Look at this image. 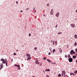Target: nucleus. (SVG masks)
Returning a JSON list of instances; mask_svg holds the SVG:
<instances>
[{
	"label": "nucleus",
	"mask_w": 77,
	"mask_h": 77,
	"mask_svg": "<svg viewBox=\"0 0 77 77\" xmlns=\"http://www.w3.org/2000/svg\"><path fill=\"white\" fill-rule=\"evenodd\" d=\"M45 71H47V70H45Z\"/></svg>",
	"instance_id": "nucleus-49"
},
{
	"label": "nucleus",
	"mask_w": 77,
	"mask_h": 77,
	"mask_svg": "<svg viewBox=\"0 0 77 77\" xmlns=\"http://www.w3.org/2000/svg\"><path fill=\"white\" fill-rule=\"evenodd\" d=\"M15 56V55H16V53H14V54H13Z\"/></svg>",
	"instance_id": "nucleus-26"
},
{
	"label": "nucleus",
	"mask_w": 77,
	"mask_h": 77,
	"mask_svg": "<svg viewBox=\"0 0 77 77\" xmlns=\"http://www.w3.org/2000/svg\"><path fill=\"white\" fill-rule=\"evenodd\" d=\"M26 56L28 57H30V54H26Z\"/></svg>",
	"instance_id": "nucleus-13"
},
{
	"label": "nucleus",
	"mask_w": 77,
	"mask_h": 77,
	"mask_svg": "<svg viewBox=\"0 0 77 77\" xmlns=\"http://www.w3.org/2000/svg\"><path fill=\"white\" fill-rule=\"evenodd\" d=\"M72 75H73L74 76V73H72Z\"/></svg>",
	"instance_id": "nucleus-34"
},
{
	"label": "nucleus",
	"mask_w": 77,
	"mask_h": 77,
	"mask_svg": "<svg viewBox=\"0 0 77 77\" xmlns=\"http://www.w3.org/2000/svg\"><path fill=\"white\" fill-rule=\"evenodd\" d=\"M68 57H70V55L69 54L68 55Z\"/></svg>",
	"instance_id": "nucleus-23"
},
{
	"label": "nucleus",
	"mask_w": 77,
	"mask_h": 77,
	"mask_svg": "<svg viewBox=\"0 0 77 77\" xmlns=\"http://www.w3.org/2000/svg\"><path fill=\"white\" fill-rule=\"evenodd\" d=\"M16 3L17 4H18V2L17 1H16Z\"/></svg>",
	"instance_id": "nucleus-36"
},
{
	"label": "nucleus",
	"mask_w": 77,
	"mask_h": 77,
	"mask_svg": "<svg viewBox=\"0 0 77 77\" xmlns=\"http://www.w3.org/2000/svg\"><path fill=\"white\" fill-rule=\"evenodd\" d=\"M58 77H60L61 76V74H58Z\"/></svg>",
	"instance_id": "nucleus-20"
},
{
	"label": "nucleus",
	"mask_w": 77,
	"mask_h": 77,
	"mask_svg": "<svg viewBox=\"0 0 77 77\" xmlns=\"http://www.w3.org/2000/svg\"><path fill=\"white\" fill-rule=\"evenodd\" d=\"M14 65L15 66H17V67L18 68L19 70H20V66L19 65H17V64H15Z\"/></svg>",
	"instance_id": "nucleus-5"
},
{
	"label": "nucleus",
	"mask_w": 77,
	"mask_h": 77,
	"mask_svg": "<svg viewBox=\"0 0 77 77\" xmlns=\"http://www.w3.org/2000/svg\"><path fill=\"white\" fill-rule=\"evenodd\" d=\"M21 12H23V11L21 10V11H20Z\"/></svg>",
	"instance_id": "nucleus-41"
},
{
	"label": "nucleus",
	"mask_w": 77,
	"mask_h": 77,
	"mask_svg": "<svg viewBox=\"0 0 77 77\" xmlns=\"http://www.w3.org/2000/svg\"><path fill=\"white\" fill-rule=\"evenodd\" d=\"M47 61H48V62H49V63L51 62V60H49L48 59H47Z\"/></svg>",
	"instance_id": "nucleus-10"
},
{
	"label": "nucleus",
	"mask_w": 77,
	"mask_h": 77,
	"mask_svg": "<svg viewBox=\"0 0 77 77\" xmlns=\"http://www.w3.org/2000/svg\"><path fill=\"white\" fill-rule=\"evenodd\" d=\"M43 16H44V17H46V16H45V15L44 14H43Z\"/></svg>",
	"instance_id": "nucleus-27"
},
{
	"label": "nucleus",
	"mask_w": 77,
	"mask_h": 77,
	"mask_svg": "<svg viewBox=\"0 0 77 77\" xmlns=\"http://www.w3.org/2000/svg\"><path fill=\"white\" fill-rule=\"evenodd\" d=\"M46 77H49V76L48 75H47V76H46Z\"/></svg>",
	"instance_id": "nucleus-35"
},
{
	"label": "nucleus",
	"mask_w": 77,
	"mask_h": 77,
	"mask_svg": "<svg viewBox=\"0 0 77 77\" xmlns=\"http://www.w3.org/2000/svg\"><path fill=\"white\" fill-rule=\"evenodd\" d=\"M75 51H77V48H76L75 49Z\"/></svg>",
	"instance_id": "nucleus-30"
},
{
	"label": "nucleus",
	"mask_w": 77,
	"mask_h": 77,
	"mask_svg": "<svg viewBox=\"0 0 77 77\" xmlns=\"http://www.w3.org/2000/svg\"><path fill=\"white\" fill-rule=\"evenodd\" d=\"M7 63H8V62L7 61V62H6V64H7Z\"/></svg>",
	"instance_id": "nucleus-47"
},
{
	"label": "nucleus",
	"mask_w": 77,
	"mask_h": 77,
	"mask_svg": "<svg viewBox=\"0 0 77 77\" xmlns=\"http://www.w3.org/2000/svg\"><path fill=\"white\" fill-rule=\"evenodd\" d=\"M35 63H36V65H38V64H39V60H35Z\"/></svg>",
	"instance_id": "nucleus-4"
},
{
	"label": "nucleus",
	"mask_w": 77,
	"mask_h": 77,
	"mask_svg": "<svg viewBox=\"0 0 77 77\" xmlns=\"http://www.w3.org/2000/svg\"><path fill=\"white\" fill-rule=\"evenodd\" d=\"M69 62H72V58H69Z\"/></svg>",
	"instance_id": "nucleus-6"
},
{
	"label": "nucleus",
	"mask_w": 77,
	"mask_h": 77,
	"mask_svg": "<svg viewBox=\"0 0 77 77\" xmlns=\"http://www.w3.org/2000/svg\"><path fill=\"white\" fill-rule=\"evenodd\" d=\"M58 34H62V32H58Z\"/></svg>",
	"instance_id": "nucleus-22"
},
{
	"label": "nucleus",
	"mask_w": 77,
	"mask_h": 77,
	"mask_svg": "<svg viewBox=\"0 0 77 77\" xmlns=\"http://www.w3.org/2000/svg\"><path fill=\"white\" fill-rule=\"evenodd\" d=\"M31 35V33H29V36H30Z\"/></svg>",
	"instance_id": "nucleus-25"
},
{
	"label": "nucleus",
	"mask_w": 77,
	"mask_h": 77,
	"mask_svg": "<svg viewBox=\"0 0 77 77\" xmlns=\"http://www.w3.org/2000/svg\"><path fill=\"white\" fill-rule=\"evenodd\" d=\"M52 63V64H53V63Z\"/></svg>",
	"instance_id": "nucleus-51"
},
{
	"label": "nucleus",
	"mask_w": 77,
	"mask_h": 77,
	"mask_svg": "<svg viewBox=\"0 0 77 77\" xmlns=\"http://www.w3.org/2000/svg\"><path fill=\"white\" fill-rule=\"evenodd\" d=\"M42 63H41L40 64V66H42Z\"/></svg>",
	"instance_id": "nucleus-31"
},
{
	"label": "nucleus",
	"mask_w": 77,
	"mask_h": 77,
	"mask_svg": "<svg viewBox=\"0 0 77 77\" xmlns=\"http://www.w3.org/2000/svg\"><path fill=\"white\" fill-rule=\"evenodd\" d=\"M29 8H26V11H28V10H29Z\"/></svg>",
	"instance_id": "nucleus-21"
},
{
	"label": "nucleus",
	"mask_w": 77,
	"mask_h": 77,
	"mask_svg": "<svg viewBox=\"0 0 77 77\" xmlns=\"http://www.w3.org/2000/svg\"><path fill=\"white\" fill-rule=\"evenodd\" d=\"M16 51H18V50H16Z\"/></svg>",
	"instance_id": "nucleus-45"
},
{
	"label": "nucleus",
	"mask_w": 77,
	"mask_h": 77,
	"mask_svg": "<svg viewBox=\"0 0 77 77\" xmlns=\"http://www.w3.org/2000/svg\"><path fill=\"white\" fill-rule=\"evenodd\" d=\"M65 57H67V55H66V54L65 55Z\"/></svg>",
	"instance_id": "nucleus-29"
},
{
	"label": "nucleus",
	"mask_w": 77,
	"mask_h": 77,
	"mask_svg": "<svg viewBox=\"0 0 77 77\" xmlns=\"http://www.w3.org/2000/svg\"><path fill=\"white\" fill-rule=\"evenodd\" d=\"M48 54L49 55H50V54H51V53L50 52H49L48 53Z\"/></svg>",
	"instance_id": "nucleus-28"
},
{
	"label": "nucleus",
	"mask_w": 77,
	"mask_h": 77,
	"mask_svg": "<svg viewBox=\"0 0 77 77\" xmlns=\"http://www.w3.org/2000/svg\"><path fill=\"white\" fill-rule=\"evenodd\" d=\"M6 60H5V59H2L1 60V61H2L3 63H5L6 62V61H7V60H6V58L5 59Z\"/></svg>",
	"instance_id": "nucleus-1"
},
{
	"label": "nucleus",
	"mask_w": 77,
	"mask_h": 77,
	"mask_svg": "<svg viewBox=\"0 0 77 77\" xmlns=\"http://www.w3.org/2000/svg\"><path fill=\"white\" fill-rule=\"evenodd\" d=\"M62 73L63 74H65L66 72L65 71H62Z\"/></svg>",
	"instance_id": "nucleus-14"
},
{
	"label": "nucleus",
	"mask_w": 77,
	"mask_h": 77,
	"mask_svg": "<svg viewBox=\"0 0 77 77\" xmlns=\"http://www.w3.org/2000/svg\"><path fill=\"white\" fill-rule=\"evenodd\" d=\"M46 1H47V0H46Z\"/></svg>",
	"instance_id": "nucleus-52"
},
{
	"label": "nucleus",
	"mask_w": 77,
	"mask_h": 77,
	"mask_svg": "<svg viewBox=\"0 0 77 77\" xmlns=\"http://www.w3.org/2000/svg\"><path fill=\"white\" fill-rule=\"evenodd\" d=\"M52 44H53V45H54V42H53Z\"/></svg>",
	"instance_id": "nucleus-38"
},
{
	"label": "nucleus",
	"mask_w": 77,
	"mask_h": 77,
	"mask_svg": "<svg viewBox=\"0 0 77 77\" xmlns=\"http://www.w3.org/2000/svg\"><path fill=\"white\" fill-rule=\"evenodd\" d=\"M75 12H76V13H77V9L76 10Z\"/></svg>",
	"instance_id": "nucleus-40"
},
{
	"label": "nucleus",
	"mask_w": 77,
	"mask_h": 77,
	"mask_svg": "<svg viewBox=\"0 0 77 77\" xmlns=\"http://www.w3.org/2000/svg\"><path fill=\"white\" fill-rule=\"evenodd\" d=\"M74 37L75 38H77V35L76 34H75V35H74Z\"/></svg>",
	"instance_id": "nucleus-15"
},
{
	"label": "nucleus",
	"mask_w": 77,
	"mask_h": 77,
	"mask_svg": "<svg viewBox=\"0 0 77 77\" xmlns=\"http://www.w3.org/2000/svg\"><path fill=\"white\" fill-rule=\"evenodd\" d=\"M70 26L72 27H75V24H71Z\"/></svg>",
	"instance_id": "nucleus-8"
},
{
	"label": "nucleus",
	"mask_w": 77,
	"mask_h": 77,
	"mask_svg": "<svg viewBox=\"0 0 77 77\" xmlns=\"http://www.w3.org/2000/svg\"><path fill=\"white\" fill-rule=\"evenodd\" d=\"M55 51H56V49H54L53 50V53H54L55 52Z\"/></svg>",
	"instance_id": "nucleus-16"
},
{
	"label": "nucleus",
	"mask_w": 77,
	"mask_h": 77,
	"mask_svg": "<svg viewBox=\"0 0 77 77\" xmlns=\"http://www.w3.org/2000/svg\"><path fill=\"white\" fill-rule=\"evenodd\" d=\"M63 73H62V74H61V75L62 76H63Z\"/></svg>",
	"instance_id": "nucleus-33"
},
{
	"label": "nucleus",
	"mask_w": 77,
	"mask_h": 77,
	"mask_svg": "<svg viewBox=\"0 0 77 77\" xmlns=\"http://www.w3.org/2000/svg\"><path fill=\"white\" fill-rule=\"evenodd\" d=\"M54 41H53V42H54Z\"/></svg>",
	"instance_id": "nucleus-48"
},
{
	"label": "nucleus",
	"mask_w": 77,
	"mask_h": 77,
	"mask_svg": "<svg viewBox=\"0 0 77 77\" xmlns=\"http://www.w3.org/2000/svg\"><path fill=\"white\" fill-rule=\"evenodd\" d=\"M47 6H49V4H48V3L47 5Z\"/></svg>",
	"instance_id": "nucleus-32"
},
{
	"label": "nucleus",
	"mask_w": 77,
	"mask_h": 77,
	"mask_svg": "<svg viewBox=\"0 0 77 77\" xmlns=\"http://www.w3.org/2000/svg\"><path fill=\"white\" fill-rule=\"evenodd\" d=\"M70 54H71V55H72V54H75V52L74 50H72L70 51Z\"/></svg>",
	"instance_id": "nucleus-2"
},
{
	"label": "nucleus",
	"mask_w": 77,
	"mask_h": 77,
	"mask_svg": "<svg viewBox=\"0 0 77 77\" xmlns=\"http://www.w3.org/2000/svg\"><path fill=\"white\" fill-rule=\"evenodd\" d=\"M43 59L44 60H46V59H47V58L46 57H44L43 58Z\"/></svg>",
	"instance_id": "nucleus-17"
},
{
	"label": "nucleus",
	"mask_w": 77,
	"mask_h": 77,
	"mask_svg": "<svg viewBox=\"0 0 77 77\" xmlns=\"http://www.w3.org/2000/svg\"><path fill=\"white\" fill-rule=\"evenodd\" d=\"M74 45L75 46H76V45H77V43L76 42H75Z\"/></svg>",
	"instance_id": "nucleus-18"
},
{
	"label": "nucleus",
	"mask_w": 77,
	"mask_h": 77,
	"mask_svg": "<svg viewBox=\"0 0 77 77\" xmlns=\"http://www.w3.org/2000/svg\"><path fill=\"white\" fill-rule=\"evenodd\" d=\"M72 57L73 59H76L77 57L75 55H74Z\"/></svg>",
	"instance_id": "nucleus-11"
},
{
	"label": "nucleus",
	"mask_w": 77,
	"mask_h": 77,
	"mask_svg": "<svg viewBox=\"0 0 77 77\" xmlns=\"http://www.w3.org/2000/svg\"><path fill=\"white\" fill-rule=\"evenodd\" d=\"M55 44H57V41H55Z\"/></svg>",
	"instance_id": "nucleus-37"
},
{
	"label": "nucleus",
	"mask_w": 77,
	"mask_h": 77,
	"mask_svg": "<svg viewBox=\"0 0 77 77\" xmlns=\"http://www.w3.org/2000/svg\"><path fill=\"white\" fill-rule=\"evenodd\" d=\"M50 69H47L46 70V71H50Z\"/></svg>",
	"instance_id": "nucleus-19"
},
{
	"label": "nucleus",
	"mask_w": 77,
	"mask_h": 77,
	"mask_svg": "<svg viewBox=\"0 0 77 77\" xmlns=\"http://www.w3.org/2000/svg\"><path fill=\"white\" fill-rule=\"evenodd\" d=\"M52 41H53L51 40V43L52 42Z\"/></svg>",
	"instance_id": "nucleus-42"
},
{
	"label": "nucleus",
	"mask_w": 77,
	"mask_h": 77,
	"mask_svg": "<svg viewBox=\"0 0 77 77\" xmlns=\"http://www.w3.org/2000/svg\"><path fill=\"white\" fill-rule=\"evenodd\" d=\"M6 65L7 66H8V65H7V64H6Z\"/></svg>",
	"instance_id": "nucleus-43"
},
{
	"label": "nucleus",
	"mask_w": 77,
	"mask_h": 77,
	"mask_svg": "<svg viewBox=\"0 0 77 77\" xmlns=\"http://www.w3.org/2000/svg\"><path fill=\"white\" fill-rule=\"evenodd\" d=\"M59 50H60V53H62V49L60 48H59Z\"/></svg>",
	"instance_id": "nucleus-12"
},
{
	"label": "nucleus",
	"mask_w": 77,
	"mask_h": 77,
	"mask_svg": "<svg viewBox=\"0 0 77 77\" xmlns=\"http://www.w3.org/2000/svg\"><path fill=\"white\" fill-rule=\"evenodd\" d=\"M37 49V48L36 47H35V48H34V50H36Z\"/></svg>",
	"instance_id": "nucleus-24"
},
{
	"label": "nucleus",
	"mask_w": 77,
	"mask_h": 77,
	"mask_svg": "<svg viewBox=\"0 0 77 77\" xmlns=\"http://www.w3.org/2000/svg\"><path fill=\"white\" fill-rule=\"evenodd\" d=\"M76 62L77 63V60L76 61Z\"/></svg>",
	"instance_id": "nucleus-50"
},
{
	"label": "nucleus",
	"mask_w": 77,
	"mask_h": 77,
	"mask_svg": "<svg viewBox=\"0 0 77 77\" xmlns=\"http://www.w3.org/2000/svg\"><path fill=\"white\" fill-rule=\"evenodd\" d=\"M13 61V59H12V62Z\"/></svg>",
	"instance_id": "nucleus-46"
},
{
	"label": "nucleus",
	"mask_w": 77,
	"mask_h": 77,
	"mask_svg": "<svg viewBox=\"0 0 77 77\" xmlns=\"http://www.w3.org/2000/svg\"><path fill=\"white\" fill-rule=\"evenodd\" d=\"M57 25L56 26H55V27L57 28Z\"/></svg>",
	"instance_id": "nucleus-39"
},
{
	"label": "nucleus",
	"mask_w": 77,
	"mask_h": 77,
	"mask_svg": "<svg viewBox=\"0 0 77 77\" xmlns=\"http://www.w3.org/2000/svg\"><path fill=\"white\" fill-rule=\"evenodd\" d=\"M55 15L57 17H59V12L57 13Z\"/></svg>",
	"instance_id": "nucleus-7"
},
{
	"label": "nucleus",
	"mask_w": 77,
	"mask_h": 77,
	"mask_svg": "<svg viewBox=\"0 0 77 77\" xmlns=\"http://www.w3.org/2000/svg\"><path fill=\"white\" fill-rule=\"evenodd\" d=\"M53 9H52L51 10V11L50 12V14H51V15H53Z\"/></svg>",
	"instance_id": "nucleus-3"
},
{
	"label": "nucleus",
	"mask_w": 77,
	"mask_h": 77,
	"mask_svg": "<svg viewBox=\"0 0 77 77\" xmlns=\"http://www.w3.org/2000/svg\"><path fill=\"white\" fill-rule=\"evenodd\" d=\"M70 74V75H72V73H71Z\"/></svg>",
	"instance_id": "nucleus-44"
},
{
	"label": "nucleus",
	"mask_w": 77,
	"mask_h": 77,
	"mask_svg": "<svg viewBox=\"0 0 77 77\" xmlns=\"http://www.w3.org/2000/svg\"><path fill=\"white\" fill-rule=\"evenodd\" d=\"M31 59V57H29L27 59V60H30Z\"/></svg>",
	"instance_id": "nucleus-9"
}]
</instances>
